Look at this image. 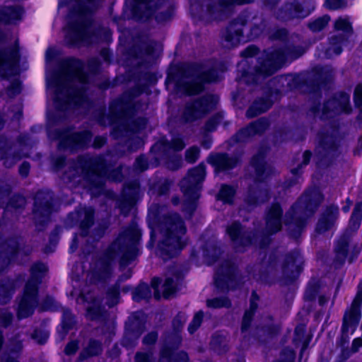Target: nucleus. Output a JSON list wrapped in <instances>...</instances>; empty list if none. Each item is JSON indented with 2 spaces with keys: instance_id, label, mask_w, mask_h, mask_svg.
I'll list each match as a JSON object with an SVG mask.
<instances>
[{
  "instance_id": "f257e3e1",
  "label": "nucleus",
  "mask_w": 362,
  "mask_h": 362,
  "mask_svg": "<svg viewBox=\"0 0 362 362\" xmlns=\"http://www.w3.org/2000/svg\"><path fill=\"white\" fill-rule=\"evenodd\" d=\"M87 80V76L83 71V64L80 61L69 60L63 73L54 79L47 80L49 93L53 95L57 103L74 106H80L86 100L83 88H74L75 83L83 85Z\"/></svg>"
},
{
  "instance_id": "f03ea898",
  "label": "nucleus",
  "mask_w": 362,
  "mask_h": 362,
  "mask_svg": "<svg viewBox=\"0 0 362 362\" xmlns=\"http://www.w3.org/2000/svg\"><path fill=\"white\" fill-rule=\"evenodd\" d=\"M323 196L318 189L306 192L286 214V225L294 238H297L310 217L322 201Z\"/></svg>"
},
{
  "instance_id": "7ed1b4c3",
  "label": "nucleus",
  "mask_w": 362,
  "mask_h": 362,
  "mask_svg": "<svg viewBox=\"0 0 362 362\" xmlns=\"http://www.w3.org/2000/svg\"><path fill=\"white\" fill-rule=\"evenodd\" d=\"M141 233L135 225H132L124 230L117 240L107 249L105 258L100 262L98 276L101 279L108 276L111 271V262L117 257L122 255V264L125 261V253L134 246L140 238Z\"/></svg>"
},
{
  "instance_id": "20e7f679",
  "label": "nucleus",
  "mask_w": 362,
  "mask_h": 362,
  "mask_svg": "<svg viewBox=\"0 0 362 362\" xmlns=\"http://www.w3.org/2000/svg\"><path fill=\"white\" fill-rule=\"evenodd\" d=\"M166 225L164 239L158 245L160 255L164 259L175 255L186 244L184 239L186 228L177 214L168 218Z\"/></svg>"
},
{
  "instance_id": "39448f33",
  "label": "nucleus",
  "mask_w": 362,
  "mask_h": 362,
  "mask_svg": "<svg viewBox=\"0 0 362 362\" xmlns=\"http://www.w3.org/2000/svg\"><path fill=\"white\" fill-rule=\"evenodd\" d=\"M47 271V267L42 263L34 264L31 268V276L27 282L23 294L21 298L17 315L18 318L31 315L38 304L37 285Z\"/></svg>"
},
{
  "instance_id": "423d86ee",
  "label": "nucleus",
  "mask_w": 362,
  "mask_h": 362,
  "mask_svg": "<svg viewBox=\"0 0 362 362\" xmlns=\"http://www.w3.org/2000/svg\"><path fill=\"white\" fill-rule=\"evenodd\" d=\"M300 55L292 57L288 51L272 50L263 54L255 69V81L275 73L289 58L296 59Z\"/></svg>"
},
{
  "instance_id": "0eeeda50",
  "label": "nucleus",
  "mask_w": 362,
  "mask_h": 362,
  "mask_svg": "<svg viewBox=\"0 0 362 362\" xmlns=\"http://www.w3.org/2000/svg\"><path fill=\"white\" fill-rule=\"evenodd\" d=\"M74 170L81 174L83 178L89 182L90 189L102 188L103 178L106 174L103 163H99L95 159L83 158L78 160Z\"/></svg>"
},
{
  "instance_id": "6e6552de",
  "label": "nucleus",
  "mask_w": 362,
  "mask_h": 362,
  "mask_svg": "<svg viewBox=\"0 0 362 362\" xmlns=\"http://www.w3.org/2000/svg\"><path fill=\"white\" fill-rule=\"evenodd\" d=\"M251 1L252 0H205L201 18L206 21H221L228 16L231 6Z\"/></svg>"
},
{
  "instance_id": "1a4fd4ad",
  "label": "nucleus",
  "mask_w": 362,
  "mask_h": 362,
  "mask_svg": "<svg viewBox=\"0 0 362 362\" xmlns=\"http://www.w3.org/2000/svg\"><path fill=\"white\" fill-rule=\"evenodd\" d=\"M315 9L313 0H288L276 13V18L282 21L303 18Z\"/></svg>"
},
{
  "instance_id": "9d476101",
  "label": "nucleus",
  "mask_w": 362,
  "mask_h": 362,
  "mask_svg": "<svg viewBox=\"0 0 362 362\" xmlns=\"http://www.w3.org/2000/svg\"><path fill=\"white\" fill-rule=\"evenodd\" d=\"M362 304V282L358 285L356 295L344 315L341 332L343 335L353 334L357 328L361 317V306Z\"/></svg>"
},
{
  "instance_id": "9b49d317",
  "label": "nucleus",
  "mask_w": 362,
  "mask_h": 362,
  "mask_svg": "<svg viewBox=\"0 0 362 362\" xmlns=\"http://www.w3.org/2000/svg\"><path fill=\"white\" fill-rule=\"evenodd\" d=\"M205 177V166L203 164L189 171L188 175L180 182V187L189 200L197 199L201 189L200 184Z\"/></svg>"
},
{
  "instance_id": "f8f14e48",
  "label": "nucleus",
  "mask_w": 362,
  "mask_h": 362,
  "mask_svg": "<svg viewBox=\"0 0 362 362\" xmlns=\"http://www.w3.org/2000/svg\"><path fill=\"white\" fill-rule=\"evenodd\" d=\"M215 105V100L212 96H206L192 103L187 105L183 117L187 122H192L201 117Z\"/></svg>"
},
{
  "instance_id": "ddd939ff",
  "label": "nucleus",
  "mask_w": 362,
  "mask_h": 362,
  "mask_svg": "<svg viewBox=\"0 0 362 362\" xmlns=\"http://www.w3.org/2000/svg\"><path fill=\"white\" fill-rule=\"evenodd\" d=\"M79 22L76 24H70L68 26L67 37L70 38L71 43L85 42L87 40L88 28L84 23L85 13L80 8L76 11Z\"/></svg>"
},
{
  "instance_id": "4468645a",
  "label": "nucleus",
  "mask_w": 362,
  "mask_h": 362,
  "mask_svg": "<svg viewBox=\"0 0 362 362\" xmlns=\"http://www.w3.org/2000/svg\"><path fill=\"white\" fill-rule=\"evenodd\" d=\"M350 110L349 96L346 93H339L325 104L322 114L324 117L326 118L329 117L330 112L349 113Z\"/></svg>"
},
{
  "instance_id": "2eb2a0df",
  "label": "nucleus",
  "mask_w": 362,
  "mask_h": 362,
  "mask_svg": "<svg viewBox=\"0 0 362 362\" xmlns=\"http://www.w3.org/2000/svg\"><path fill=\"white\" fill-rule=\"evenodd\" d=\"M226 233L237 249L240 246H247L252 244L250 234L246 233L238 222H234L228 226Z\"/></svg>"
},
{
  "instance_id": "dca6fc26",
  "label": "nucleus",
  "mask_w": 362,
  "mask_h": 362,
  "mask_svg": "<svg viewBox=\"0 0 362 362\" xmlns=\"http://www.w3.org/2000/svg\"><path fill=\"white\" fill-rule=\"evenodd\" d=\"M245 21L243 19L232 23L227 28L224 35L225 45L226 47H232L238 45L242 38V27Z\"/></svg>"
},
{
  "instance_id": "f3484780",
  "label": "nucleus",
  "mask_w": 362,
  "mask_h": 362,
  "mask_svg": "<svg viewBox=\"0 0 362 362\" xmlns=\"http://www.w3.org/2000/svg\"><path fill=\"white\" fill-rule=\"evenodd\" d=\"M269 127L268 120L261 118L252 123L245 129H241L233 138L237 142L245 141L250 136L264 132Z\"/></svg>"
},
{
  "instance_id": "a211bd4d",
  "label": "nucleus",
  "mask_w": 362,
  "mask_h": 362,
  "mask_svg": "<svg viewBox=\"0 0 362 362\" xmlns=\"http://www.w3.org/2000/svg\"><path fill=\"white\" fill-rule=\"evenodd\" d=\"M282 210L277 204H273L269 209L266 216V230L273 234L281 228Z\"/></svg>"
},
{
  "instance_id": "6ab92c4d",
  "label": "nucleus",
  "mask_w": 362,
  "mask_h": 362,
  "mask_svg": "<svg viewBox=\"0 0 362 362\" xmlns=\"http://www.w3.org/2000/svg\"><path fill=\"white\" fill-rule=\"evenodd\" d=\"M81 302H84L87 304L86 308L87 311L86 315L88 318L96 319L101 315L100 301L96 299L93 293H88L86 295L81 294L77 298V303H80Z\"/></svg>"
},
{
  "instance_id": "aec40b11",
  "label": "nucleus",
  "mask_w": 362,
  "mask_h": 362,
  "mask_svg": "<svg viewBox=\"0 0 362 362\" xmlns=\"http://www.w3.org/2000/svg\"><path fill=\"white\" fill-rule=\"evenodd\" d=\"M61 145L65 147H83L86 146L91 139V135L88 132L83 133L69 134L62 138Z\"/></svg>"
},
{
  "instance_id": "412c9836",
  "label": "nucleus",
  "mask_w": 362,
  "mask_h": 362,
  "mask_svg": "<svg viewBox=\"0 0 362 362\" xmlns=\"http://www.w3.org/2000/svg\"><path fill=\"white\" fill-rule=\"evenodd\" d=\"M209 162L219 170H228L235 167L239 162V158L229 156L224 153L211 155L208 158Z\"/></svg>"
},
{
  "instance_id": "4be33fe9",
  "label": "nucleus",
  "mask_w": 362,
  "mask_h": 362,
  "mask_svg": "<svg viewBox=\"0 0 362 362\" xmlns=\"http://www.w3.org/2000/svg\"><path fill=\"white\" fill-rule=\"evenodd\" d=\"M339 214L338 207L331 206L327 208L326 213L319 220L316 230L319 233H323L331 228Z\"/></svg>"
},
{
  "instance_id": "5701e85b",
  "label": "nucleus",
  "mask_w": 362,
  "mask_h": 362,
  "mask_svg": "<svg viewBox=\"0 0 362 362\" xmlns=\"http://www.w3.org/2000/svg\"><path fill=\"white\" fill-rule=\"evenodd\" d=\"M18 59V53L16 49H12L0 53V75L6 76L5 70L11 69Z\"/></svg>"
},
{
  "instance_id": "b1692460",
  "label": "nucleus",
  "mask_w": 362,
  "mask_h": 362,
  "mask_svg": "<svg viewBox=\"0 0 362 362\" xmlns=\"http://www.w3.org/2000/svg\"><path fill=\"white\" fill-rule=\"evenodd\" d=\"M302 264V257L298 252H294L287 255L283 263L284 272L293 275L296 272H298Z\"/></svg>"
},
{
  "instance_id": "393cba45",
  "label": "nucleus",
  "mask_w": 362,
  "mask_h": 362,
  "mask_svg": "<svg viewBox=\"0 0 362 362\" xmlns=\"http://www.w3.org/2000/svg\"><path fill=\"white\" fill-rule=\"evenodd\" d=\"M22 9L20 7H6L0 10V22L13 23L20 19Z\"/></svg>"
},
{
  "instance_id": "a878e982",
  "label": "nucleus",
  "mask_w": 362,
  "mask_h": 362,
  "mask_svg": "<svg viewBox=\"0 0 362 362\" xmlns=\"http://www.w3.org/2000/svg\"><path fill=\"white\" fill-rule=\"evenodd\" d=\"M345 40L342 36H336L330 40V46L325 52V57H332L334 55H339L341 52V45Z\"/></svg>"
},
{
  "instance_id": "bb28decb",
  "label": "nucleus",
  "mask_w": 362,
  "mask_h": 362,
  "mask_svg": "<svg viewBox=\"0 0 362 362\" xmlns=\"http://www.w3.org/2000/svg\"><path fill=\"white\" fill-rule=\"evenodd\" d=\"M271 104L269 101L264 100H259L253 103V105L247 111V117H254L259 114L267 111Z\"/></svg>"
},
{
  "instance_id": "cd10ccee",
  "label": "nucleus",
  "mask_w": 362,
  "mask_h": 362,
  "mask_svg": "<svg viewBox=\"0 0 362 362\" xmlns=\"http://www.w3.org/2000/svg\"><path fill=\"white\" fill-rule=\"evenodd\" d=\"M334 29L349 35L351 34L353 32L351 18L347 16L338 18L334 22Z\"/></svg>"
},
{
  "instance_id": "c85d7f7f",
  "label": "nucleus",
  "mask_w": 362,
  "mask_h": 362,
  "mask_svg": "<svg viewBox=\"0 0 362 362\" xmlns=\"http://www.w3.org/2000/svg\"><path fill=\"white\" fill-rule=\"evenodd\" d=\"M252 165L255 168L259 180H262L264 174L267 176L269 174V170L266 166L262 156L254 157L252 160Z\"/></svg>"
},
{
  "instance_id": "c756f323",
  "label": "nucleus",
  "mask_w": 362,
  "mask_h": 362,
  "mask_svg": "<svg viewBox=\"0 0 362 362\" xmlns=\"http://www.w3.org/2000/svg\"><path fill=\"white\" fill-rule=\"evenodd\" d=\"M93 210L90 207H84L78 211V216L81 219V228H88L93 223Z\"/></svg>"
},
{
  "instance_id": "7c9ffc66",
  "label": "nucleus",
  "mask_w": 362,
  "mask_h": 362,
  "mask_svg": "<svg viewBox=\"0 0 362 362\" xmlns=\"http://www.w3.org/2000/svg\"><path fill=\"white\" fill-rule=\"evenodd\" d=\"M233 269L228 262L226 264V266L222 267L216 273L215 277V282L218 286H221V281H232L231 274Z\"/></svg>"
},
{
  "instance_id": "2f4dec72",
  "label": "nucleus",
  "mask_w": 362,
  "mask_h": 362,
  "mask_svg": "<svg viewBox=\"0 0 362 362\" xmlns=\"http://www.w3.org/2000/svg\"><path fill=\"white\" fill-rule=\"evenodd\" d=\"M257 297L255 293L252 294V298L250 302V310H247L244 315L243 323H242V330L245 331L250 327L252 317L253 314L257 308Z\"/></svg>"
},
{
  "instance_id": "473e14b6",
  "label": "nucleus",
  "mask_w": 362,
  "mask_h": 362,
  "mask_svg": "<svg viewBox=\"0 0 362 362\" xmlns=\"http://www.w3.org/2000/svg\"><path fill=\"white\" fill-rule=\"evenodd\" d=\"M362 218V202L357 203L352 212L350 221L349 227L353 230L357 229L361 221Z\"/></svg>"
},
{
  "instance_id": "72a5a7b5",
  "label": "nucleus",
  "mask_w": 362,
  "mask_h": 362,
  "mask_svg": "<svg viewBox=\"0 0 362 362\" xmlns=\"http://www.w3.org/2000/svg\"><path fill=\"white\" fill-rule=\"evenodd\" d=\"M211 347L218 354L226 351L228 349L227 339L222 335H214L211 341Z\"/></svg>"
},
{
  "instance_id": "f704fd0d",
  "label": "nucleus",
  "mask_w": 362,
  "mask_h": 362,
  "mask_svg": "<svg viewBox=\"0 0 362 362\" xmlns=\"http://www.w3.org/2000/svg\"><path fill=\"white\" fill-rule=\"evenodd\" d=\"M49 199H47L44 203L39 202V200L41 199V193L37 194L35 202V214H43L48 215L51 212V203L49 202V199L51 197L47 195Z\"/></svg>"
},
{
  "instance_id": "c9c22d12",
  "label": "nucleus",
  "mask_w": 362,
  "mask_h": 362,
  "mask_svg": "<svg viewBox=\"0 0 362 362\" xmlns=\"http://www.w3.org/2000/svg\"><path fill=\"white\" fill-rule=\"evenodd\" d=\"M13 287L10 281L0 284V303L4 304L8 302L11 298Z\"/></svg>"
},
{
  "instance_id": "e433bc0d",
  "label": "nucleus",
  "mask_w": 362,
  "mask_h": 362,
  "mask_svg": "<svg viewBox=\"0 0 362 362\" xmlns=\"http://www.w3.org/2000/svg\"><path fill=\"white\" fill-rule=\"evenodd\" d=\"M235 195V189L232 187L223 185L218 194V199L224 203L230 204L233 202Z\"/></svg>"
},
{
  "instance_id": "4c0bfd02",
  "label": "nucleus",
  "mask_w": 362,
  "mask_h": 362,
  "mask_svg": "<svg viewBox=\"0 0 362 362\" xmlns=\"http://www.w3.org/2000/svg\"><path fill=\"white\" fill-rule=\"evenodd\" d=\"M72 323L73 320L71 312L69 310H64L62 317V332L59 331V334L61 340H62L64 338L68 329L71 327Z\"/></svg>"
},
{
  "instance_id": "58836bf2",
  "label": "nucleus",
  "mask_w": 362,
  "mask_h": 362,
  "mask_svg": "<svg viewBox=\"0 0 362 362\" xmlns=\"http://www.w3.org/2000/svg\"><path fill=\"white\" fill-rule=\"evenodd\" d=\"M102 350L100 343L96 341H90L88 346L81 354V359L87 356L98 355Z\"/></svg>"
},
{
  "instance_id": "ea45409f",
  "label": "nucleus",
  "mask_w": 362,
  "mask_h": 362,
  "mask_svg": "<svg viewBox=\"0 0 362 362\" xmlns=\"http://www.w3.org/2000/svg\"><path fill=\"white\" fill-rule=\"evenodd\" d=\"M329 21L330 17L329 16L325 15L310 22L309 23V28L313 32L320 31L328 24Z\"/></svg>"
},
{
  "instance_id": "a19ab883",
  "label": "nucleus",
  "mask_w": 362,
  "mask_h": 362,
  "mask_svg": "<svg viewBox=\"0 0 362 362\" xmlns=\"http://www.w3.org/2000/svg\"><path fill=\"white\" fill-rule=\"evenodd\" d=\"M203 88L202 84L201 82H192V83H187L183 84L181 86L180 90L185 92L189 95L196 94L200 92Z\"/></svg>"
},
{
  "instance_id": "79ce46f5",
  "label": "nucleus",
  "mask_w": 362,
  "mask_h": 362,
  "mask_svg": "<svg viewBox=\"0 0 362 362\" xmlns=\"http://www.w3.org/2000/svg\"><path fill=\"white\" fill-rule=\"evenodd\" d=\"M268 199L267 192L264 190H259L257 192H254L250 196V199L248 200L250 204H258L264 202Z\"/></svg>"
},
{
  "instance_id": "37998d69",
  "label": "nucleus",
  "mask_w": 362,
  "mask_h": 362,
  "mask_svg": "<svg viewBox=\"0 0 362 362\" xmlns=\"http://www.w3.org/2000/svg\"><path fill=\"white\" fill-rule=\"evenodd\" d=\"M150 296L149 288L147 285H141L134 293L133 298L139 300L141 298H146Z\"/></svg>"
},
{
  "instance_id": "c03bdc74",
  "label": "nucleus",
  "mask_w": 362,
  "mask_h": 362,
  "mask_svg": "<svg viewBox=\"0 0 362 362\" xmlns=\"http://www.w3.org/2000/svg\"><path fill=\"white\" fill-rule=\"evenodd\" d=\"M320 148H323L328 153L336 148V144L334 139L330 136H327L320 141Z\"/></svg>"
},
{
  "instance_id": "a18cd8bd",
  "label": "nucleus",
  "mask_w": 362,
  "mask_h": 362,
  "mask_svg": "<svg viewBox=\"0 0 362 362\" xmlns=\"http://www.w3.org/2000/svg\"><path fill=\"white\" fill-rule=\"evenodd\" d=\"M295 354L291 349H284L280 354L279 358L275 362H293Z\"/></svg>"
},
{
  "instance_id": "49530a36",
  "label": "nucleus",
  "mask_w": 362,
  "mask_h": 362,
  "mask_svg": "<svg viewBox=\"0 0 362 362\" xmlns=\"http://www.w3.org/2000/svg\"><path fill=\"white\" fill-rule=\"evenodd\" d=\"M163 295L165 298H168L175 291V284L173 279L168 278L163 284Z\"/></svg>"
},
{
  "instance_id": "de8ad7c7",
  "label": "nucleus",
  "mask_w": 362,
  "mask_h": 362,
  "mask_svg": "<svg viewBox=\"0 0 362 362\" xmlns=\"http://www.w3.org/2000/svg\"><path fill=\"white\" fill-rule=\"evenodd\" d=\"M207 306L214 308H218L222 307H228L230 305V302L227 298H214L208 300Z\"/></svg>"
},
{
  "instance_id": "09e8293b",
  "label": "nucleus",
  "mask_w": 362,
  "mask_h": 362,
  "mask_svg": "<svg viewBox=\"0 0 362 362\" xmlns=\"http://www.w3.org/2000/svg\"><path fill=\"white\" fill-rule=\"evenodd\" d=\"M200 151L199 148L193 146L186 151L185 159L188 163H194L199 156Z\"/></svg>"
},
{
  "instance_id": "8fccbe9b",
  "label": "nucleus",
  "mask_w": 362,
  "mask_h": 362,
  "mask_svg": "<svg viewBox=\"0 0 362 362\" xmlns=\"http://www.w3.org/2000/svg\"><path fill=\"white\" fill-rule=\"evenodd\" d=\"M203 318V313L202 311L198 312L194 317L192 322L189 324L188 330L192 334L194 333L198 327L200 326L201 322Z\"/></svg>"
},
{
  "instance_id": "3c124183",
  "label": "nucleus",
  "mask_w": 362,
  "mask_h": 362,
  "mask_svg": "<svg viewBox=\"0 0 362 362\" xmlns=\"http://www.w3.org/2000/svg\"><path fill=\"white\" fill-rule=\"evenodd\" d=\"M135 362H155L151 352H139L136 354Z\"/></svg>"
},
{
  "instance_id": "603ef678",
  "label": "nucleus",
  "mask_w": 362,
  "mask_h": 362,
  "mask_svg": "<svg viewBox=\"0 0 362 362\" xmlns=\"http://www.w3.org/2000/svg\"><path fill=\"white\" fill-rule=\"evenodd\" d=\"M221 76L215 70H211L209 73L204 74L200 80L206 82H214L219 80Z\"/></svg>"
},
{
  "instance_id": "864d4df0",
  "label": "nucleus",
  "mask_w": 362,
  "mask_h": 362,
  "mask_svg": "<svg viewBox=\"0 0 362 362\" xmlns=\"http://www.w3.org/2000/svg\"><path fill=\"white\" fill-rule=\"evenodd\" d=\"M118 294L119 292L117 288H113L109 291L107 293V303L110 307H112L118 303Z\"/></svg>"
},
{
  "instance_id": "5fc2aeb1",
  "label": "nucleus",
  "mask_w": 362,
  "mask_h": 362,
  "mask_svg": "<svg viewBox=\"0 0 362 362\" xmlns=\"http://www.w3.org/2000/svg\"><path fill=\"white\" fill-rule=\"evenodd\" d=\"M221 119L222 116L221 115L214 116L207 122L206 124V129L209 132L214 131L216 126L221 122Z\"/></svg>"
},
{
  "instance_id": "6e6d98bb",
  "label": "nucleus",
  "mask_w": 362,
  "mask_h": 362,
  "mask_svg": "<svg viewBox=\"0 0 362 362\" xmlns=\"http://www.w3.org/2000/svg\"><path fill=\"white\" fill-rule=\"evenodd\" d=\"M48 337L49 334L47 332L38 330H35L32 334V338L39 344H44L47 341Z\"/></svg>"
},
{
  "instance_id": "4d7b16f0",
  "label": "nucleus",
  "mask_w": 362,
  "mask_h": 362,
  "mask_svg": "<svg viewBox=\"0 0 362 362\" xmlns=\"http://www.w3.org/2000/svg\"><path fill=\"white\" fill-rule=\"evenodd\" d=\"M185 144L180 138L175 137L169 143V148H172L175 151H181L184 148Z\"/></svg>"
},
{
  "instance_id": "13d9d810",
  "label": "nucleus",
  "mask_w": 362,
  "mask_h": 362,
  "mask_svg": "<svg viewBox=\"0 0 362 362\" xmlns=\"http://www.w3.org/2000/svg\"><path fill=\"white\" fill-rule=\"evenodd\" d=\"M354 99L356 105L361 107L362 105V85L358 84L354 90Z\"/></svg>"
},
{
  "instance_id": "bf43d9fd",
  "label": "nucleus",
  "mask_w": 362,
  "mask_h": 362,
  "mask_svg": "<svg viewBox=\"0 0 362 362\" xmlns=\"http://www.w3.org/2000/svg\"><path fill=\"white\" fill-rule=\"evenodd\" d=\"M325 6L330 10H337L344 6V0H326Z\"/></svg>"
},
{
  "instance_id": "052dcab7",
  "label": "nucleus",
  "mask_w": 362,
  "mask_h": 362,
  "mask_svg": "<svg viewBox=\"0 0 362 362\" xmlns=\"http://www.w3.org/2000/svg\"><path fill=\"white\" fill-rule=\"evenodd\" d=\"M12 315L7 310L1 312L0 315V325L2 327L7 326L11 321Z\"/></svg>"
},
{
  "instance_id": "680f3d73",
  "label": "nucleus",
  "mask_w": 362,
  "mask_h": 362,
  "mask_svg": "<svg viewBox=\"0 0 362 362\" xmlns=\"http://www.w3.org/2000/svg\"><path fill=\"white\" fill-rule=\"evenodd\" d=\"M25 201L23 197L17 196V197H14L13 199H12V201L6 206V208L8 209L9 207H13V208L22 207L25 205Z\"/></svg>"
},
{
  "instance_id": "e2e57ef3",
  "label": "nucleus",
  "mask_w": 362,
  "mask_h": 362,
  "mask_svg": "<svg viewBox=\"0 0 362 362\" xmlns=\"http://www.w3.org/2000/svg\"><path fill=\"white\" fill-rule=\"evenodd\" d=\"M1 158L4 160V164L6 167H11V165H13L16 163V161L17 160H18L20 158V156H12V157H11L10 154L8 153H6L4 156H3Z\"/></svg>"
},
{
  "instance_id": "0e129e2a",
  "label": "nucleus",
  "mask_w": 362,
  "mask_h": 362,
  "mask_svg": "<svg viewBox=\"0 0 362 362\" xmlns=\"http://www.w3.org/2000/svg\"><path fill=\"white\" fill-rule=\"evenodd\" d=\"M268 35L272 39H281L286 35V31L284 29L276 30L274 32H269Z\"/></svg>"
},
{
  "instance_id": "69168bd1",
  "label": "nucleus",
  "mask_w": 362,
  "mask_h": 362,
  "mask_svg": "<svg viewBox=\"0 0 362 362\" xmlns=\"http://www.w3.org/2000/svg\"><path fill=\"white\" fill-rule=\"evenodd\" d=\"M158 337V334L155 332H152L149 334H148L144 339V344L146 345L152 344H153Z\"/></svg>"
},
{
  "instance_id": "338daca9",
  "label": "nucleus",
  "mask_w": 362,
  "mask_h": 362,
  "mask_svg": "<svg viewBox=\"0 0 362 362\" xmlns=\"http://www.w3.org/2000/svg\"><path fill=\"white\" fill-rule=\"evenodd\" d=\"M174 362H188V356L185 352H179L174 355Z\"/></svg>"
},
{
  "instance_id": "774afa93",
  "label": "nucleus",
  "mask_w": 362,
  "mask_h": 362,
  "mask_svg": "<svg viewBox=\"0 0 362 362\" xmlns=\"http://www.w3.org/2000/svg\"><path fill=\"white\" fill-rule=\"evenodd\" d=\"M171 356V351L168 349H164L161 351L160 358L158 362H170V357Z\"/></svg>"
}]
</instances>
